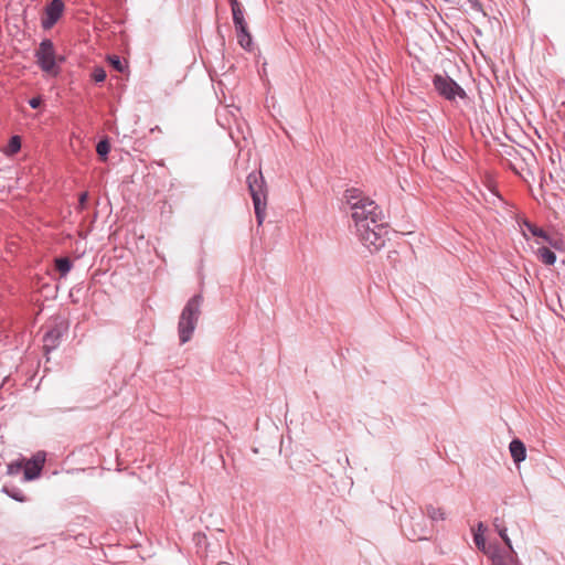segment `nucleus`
<instances>
[{
  "label": "nucleus",
  "instance_id": "9d476101",
  "mask_svg": "<svg viewBox=\"0 0 565 565\" xmlns=\"http://www.w3.org/2000/svg\"><path fill=\"white\" fill-rule=\"evenodd\" d=\"M64 11V2L62 0H52L46 7V15L42 21L44 29L52 28L61 18Z\"/></svg>",
  "mask_w": 565,
  "mask_h": 565
},
{
  "label": "nucleus",
  "instance_id": "4be33fe9",
  "mask_svg": "<svg viewBox=\"0 0 565 565\" xmlns=\"http://www.w3.org/2000/svg\"><path fill=\"white\" fill-rule=\"evenodd\" d=\"M93 78L95 82L97 83H102L105 81L106 78V72L104 68L102 67H96L94 71H93V74H92Z\"/></svg>",
  "mask_w": 565,
  "mask_h": 565
},
{
  "label": "nucleus",
  "instance_id": "20e7f679",
  "mask_svg": "<svg viewBox=\"0 0 565 565\" xmlns=\"http://www.w3.org/2000/svg\"><path fill=\"white\" fill-rule=\"evenodd\" d=\"M202 302L203 297L201 295H195L183 308L178 324L181 343H185L191 339L201 313Z\"/></svg>",
  "mask_w": 565,
  "mask_h": 565
},
{
  "label": "nucleus",
  "instance_id": "2eb2a0df",
  "mask_svg": "<svg viewBox=\"0 0 565 565\" xmlns=\"http://www.w3.org/2000/svg\"><path fill=\"white\" fill-rule=\"evenodd\" d=\"M473 541L477 545V547L482 551L488 556L491 554V552L495 548L492 545H487L484 536L482 533H473Z\"/></svg>",
  "mask_w": 565,
  "mask_h": 565
},
{
  "label": "nucleus",
  "instance_id": "cd10ccee",
  "mask_svg": "<svg viewBox=\"0 0 565 565\" xmlns=\"http://www.w3.org/2000/svg\"><path fill=\"white\" fill-rule=\"evenodd\" d=\"M425 539L424 536H420V535H414L413 540H423Z\"/></svg>",
  "mask_w": 565,
  "mask_h": 565
},
{
  "label": "nucleus",
  "instance_id": "1a4fd4ad",
  "mask_svg": "<svg viewBox=\"0 0 565 565\" xmlns=\"http://www.w3.org/2000/svg\"><path fill=\"white\" fill-rule=\"evenodd\" d=\"M45 462V454L38 452L31 459L24 461V479L33 480L38 478Z\"/></svg>",
  "mask_w": 565,
  "mask_h": 565
},
{
  "label": "nucleus",
  "instance_id": "5701e85b",
  "mask_svg": "<svg viewBox=\"0 0 565 565\" xmlns=\"http://www.w3.org/2000/svg\"><path fill=\"white\" fill-rule=\"evenodd\" d=\"M544 241L547 242L554 248H561L562 241L558 238H552L551 236L547 235V238H544Z\"/></svg>",
  "mask_w": 565,
  "mask_h": 565
},
{
  "label": "nucleus",
  "instance_id": "393cba45",
  "mask_svg": "<svg viewBox=\"0 0 565 565\" xmlns=\"http://www.w3.org/2000/svg\"><path fill=\"white\" fill-rule=\"evenodd\" d=\"M484 531H486V527H484L483 523H479L477 526V530L473 533H482V535H483Z\"/></svg>",
  "mask_w": 565,
  "mask_h": 565
},
{
  "label": "nucleus",
  "instance_id": "bb28decb",
  "mask_svg": "<svg viewBox=\"0 0 565 565\" xmlns=\"http://www.w3.org/2000/svg\"><path fill=\"white\" fill-rule=\"evenodd\" d=\"M12 498L18 500V501H24V498L20 497V494H12Z\"/></svg>",
  "mask_w": 565,
  "mask_h": 565
},
{
  "label": "nucleus",
  "instance_id": "c756f323",
  "mask_svg": "<svg viewBox=\"0 0 565 565\" xmlns=\"http://www.w3.org/2000/svg\"><path fill=\"white\" fill-rule=\"evenodd\" d=\"M51 337V333H47L45 337V340H47Z\"/></svg>",
  "mask_w": 565,
  "mask_h": 565
},
{
  "label": "nucleus",
  "instance_id": "6e6552de",
  "mask_svg": "<svg viewBox=\"0 0 565 565\" xmlns=\"http://www.w3.org/2000/svg\"><path fill=\"white\" fill-rule=\"evenodd\" d=\"M38 63L41 68L51 75L57 74L55 64L54 47L51 41H43L36 52Z\"/></svg>",
  "mask_w": 565,
  "mask_h": 565
},
{
  "label": "nucleus",
  "instance_id": "0eeeda50",
  "mask_svg": "<svg viewBox=\"0 0 565 565\" xmlns=\"http://www.w3.org/2000/svg\"><path fill=\"white\" fill-rule=\"evenodd\" d=\"M434 86L441 96L449 100L455 99L457 96L460 98L466 97L465 90L448 76L435 75Z\"/></svg>",
  "mask_w": 565,
  "mask_h": 565
},
{
  "label": "nucleus",
  "instance_id": "aec40b11",
  "mask_svg": "<svg viewBox=\"0 0 565 565\" xmlns=\"http://www.w3.org/2000/svg\"><path fill=\"white\" fill-rule=\"evenodd\" d=\"M527 230L532 233V235L541 238H547V233H545L542 228L536 227L533 224H526Z\"/></svg>",
  "mask_w": 565,
  "mask_h": 565
},
{
  "label": "nucleus",
  "instance_id": "f03ea898",
  "mask_svg": "<svg viewBox=\"0 0 565 565\" xmlns=\"http://www.w3.org/2000/svg\"><path fill=\"white\" fill-rule=\"evenodd\" d=\"M247 186L253 200L254 210L258 225H262L266 217L268 190L262 171H254L247 175Z\"/></svg>",
  "mask_w": 565,
  "mask_h": 565
},
{
  "label": "nucleus",
  "instance_id": "dca6fc26",
  "mask_svg": "<svg viewBox=\"0 0 565 565\" xmlns=\"http://www.w3.org/2000/svg\"><path fill=\"white\" fill-rule=\"evenodd\" d=\"M55 267L60 271L62 277H65L72 268V263L68 258H56Z\"/></svg>",
  "mask_w": 565,
  "mask_h": 565
},
{
  "label": "nucleus",
  "instance_id": "6ab92c4d",
  "mask_svg": "<svg viewBox=\"0 0 565 565\" xmlns=\"http://www.w3.org/2000/svg\"><path fill=\"white\" fill-rule=\"evenodd\" d=\"M110 150V146L106 140H102L97 143L96 151L99 156L105 157Z\"/></svg>",
  "mask_w": 565,
  "mask_h": 565
},
{
  "label": "nucleus",
  "instance_id": "b1692460",
  "mask_svg": "<svg viewBox=\"0 0 565 565\" xmlns=\"http://www.w3.org/2000/svg\"><path fill=\"white\" fill-rule=\"evenodd\" d=\"M42 103V99L40 97H33L30 99L29 104L32 108H38Z\"/></svg>",
  "mask_w": 565,
  "mask_h": 565
},
{
  "label": "nucleus",
  "instance_id": "c85d7f7f",
  "mask_svg": "<svg viewBox=\"0 0 565 565\" xmlns=\"http://www.w3.org/2000/svg\"><path fill=\"white\" fill-rule=\"evenodd\" d=\"M471 2L473 3V6H475L476 8H479V2H478L477 0H471Z\"/></svg>",
  "mask_w": 565,
  "mask_h": 565
},
{
  "label": "nucleus",
  "instance_id": "423d86ee",
  "mask_svg": "<svg viewBox=\"0 0 565 565\" xmlns=\"http://www.w3.org/2000/svg\"><path fill=\"white\" fill-rule=\"evenodd\" d=\"M493 524L509 550L507 552H502L495 547L489 555L492 561V565H520L513 553L511 540L507 534V529L499 523V519H495Z\"/></svg>",
  "mask_w": 565,
  "mask_h": 565
},
{
  "label": "nucleus",
  "instance_id": "39448f33",
  "mask_svg": "<svg viewBox=\"0 0 565 565\" xmlns=\"http://www.w3.org/2000/svg\"><path fill=\"white\" fill-rule=\"evenodd\" d=\"M356 233L365 247L370 250H379L385 244L387 228L383 220L373 224V228H370V224H360V227L356 228Z\"/></svg>",
  "mask_w": 565,
  "mask_h": 565
},
{
  "label": "nucleus",
  "instance_id": "412c9836",
  "mask_svg": "<svg viewBox=\"0 0 565 565\" xmlns=\"http://www.w3.org/2000/svg\"><path fill=\"white\" fill-rule=\"evenodd\" d=\"M108 60H109V63L111 64V66L116 71L124 72L125 65L118 56L114 55V56H110Z\"/></svg>",
  "mask_w": 565,
  "mask_h": 565
},
{
  "label": "nucleus",
  "instance_id": "a211bd4d",
  "mask_svg": "<svg viewBox=\"0 0 565 565\" xmlns=\"http://www.w3.org/2000/svg\"><path fill=\"white\" fill-rule=\"evenodd\" d=\"M427 515L434 521L445 520L446 518L445 511L441 508L434 505L427 507Z\"/></svg>",
  "mask_w": 565,
  "mask_h": 565
},
{
  "label": "nucleus",
  "instance_id": "f3484780",
  "mask_svg": "<svg viewBox=\"0 0 565 565\" xmlns=\"http://www.w3.org/2000/svg\"><path fill=\"white\" fill-rule=\"evenodd\" d=\"M21 149V138L19 136L11 137L8 147L6 149V154L13 156Z\"/></svg>",
  "mask_w": 565,
  "mask_h": 565
},
{
  "label": "nucleus",
  "instance_id": "f8f14e48",
  "mask_svg": "<svg viewBox=\"0 0 565 565\" xmlns=\"http://www.w3.org/2000/svg\"><path fill=\"white\" fill-rule=\"evenodd\" d=\"M231 8L235 28H243V24H246V21L244 19L241 3L237 0H231Z\"/></svg>",
  "mask_w": 565,
  "mask_h": 565
},
{
  "label": "nucleus",
  "instance_id": "4468645a",
  "mask_svg": "<svg viewBox=\"0 0 565 565\" xmlns=\"http://www.w3.org/2000/svg\"><path fill=\"white\" fill-rule=\"evenodd\" d=\"M536 254L539 259L545 265H553L556 260L555 254L547 247H540Z\"/></svg>",
  "mask_w": 565,
  "mask_h": 565
},
{
  "label": "nucleus",
  "instance_id": "7c9ffc66",
  "mask_svg": "<svg viewBox=\"0 0 565 565\" xmlns=\"http://www.w3.org/2000/svg\"><path fill=\"white\" fill-rule=\"evenodd\" d=\"M218 565H230V564H227V563H221V564H218Z\"/></svg>",
  "mask_w": 565,
  "mask_h": 565
},
{
  "label": "nucleus",
  "instance_id": "ddd939ff",
  "mask_svg": "<svg viewBox=\"0 0 565 565\" xmlns=\"http://www.w3.org/2000/svg\"><path fill=\"white\" fill-rule=\"evenodd\" d=\"M237 40L242 47L249 49L252 45V35L247 30V23L243 28H236Z\"/></svg>",
  "mask_w": 565,
  "mask_h": 565
},
{
  "label": "nucleus",
  "instance_id": "a878e982",
  "mask_svg": "<svg viewBox=\"0 0 565 565\" xmlns=\"http://www.w3.org/2000/svg\"><path fill=\"white\" fill-rule=\"evenodd\" d=\"M86 200H87V193L81 194V198H79L81 205H84Z\"/></svg>",
  "mask_w": 565,
  "mask_h": 565
},
{
  "label": "nucleus",
  "instance_id": "9b49d317",
  "mask_svg": "<svg viewBox=\"0 0 565 565\" xmlns=\"http://www.w3.org/2000/svg\"><path fill=\"white\" fill-rule=\"evenodd\" d=\"M510 452L515 463H520L525 460L526 448L520 439H514L510 443Z\"/></svg>",
  "mask_w": 565,
  "mask_h": 565
},
{
  "label": "nucleus",
  "instance_id": "7ed1b4c3",
  "mask_svg": "<svg viewBox=\"0 0 565 565\" xmlns=\"http://www.w3.org/2000/svg\"><path fill=\"white\" fill-rule=\"evenodd\" d=\"M247 186L253 200L254 210L258 225H262L266 217L268 190L262 171H254L247 175Z\"/></svg>",
  "mask_w": 565,
  "mask_h": 565
},
{
  "label": "nucleus",
  "instance_id": "f257e3e1",
  "mask_svg": "<svg viewBox=\"0 0 565 565\" xmlns=\"http://www.w3.org/2000/svg\"><path fill=\"white\" fill-rule=\"evenodd\" d=\"M345 199L350 205L355 228L360 227V224H375L384 220L383 212L379 205L369 198L363 196L359 190H348Z\"/></svg>",
  "mask_w": 565,
  "mask_h": 565
}]
</instances>
